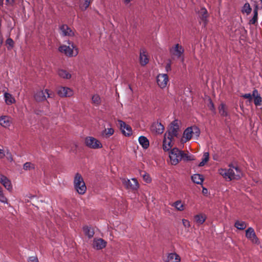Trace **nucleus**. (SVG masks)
Segmentation results:
<instances>
[{
  "label": "nucleus",
  "instance_id": "1",
  "mask_svg": "<svg viewBox=\"0 0 262 262\" xmlns=\"http://www.w3.org/2000/svg\"><path fill=\"white\" fill-rule=\"evenodd\" d=\"M219 173L224 178L228 179L230 181L234 179L238 180L242 176L241 169L237 166H234L232 164L229 165L228 169H220Z\"/></svg>",
  "mask_w": 262,
  "mask_h": 262
},
{
  "label": "nucleus",
  "instance_id": "2",
  "mask_svg": "<svg viewBox=\"0 0 262 262\" xmlns=\"http://www.w3.org/2000/svg\"><path fill=\"white\" fill-rule=\"evenodd\" d=\"M68 43L69 46L61 45L58 51L68 57L76 56L78 54V48L70 40L68 41Z\"/></svg>",
  "mask_w": 262,
  "mask_h": 262
},
{
  "label": "nucleus",
  "instance_id": "3",
  "mask_svg": "<svg viewBox=\"0 0 262 262\" xmlns=\"http://www.w3.org/2000/svg\"><path fill=\"white\" fill-rule=\"evenodd\" d=\"M74 188L77 192L80 194H83L86 190V187L81 175L77 173L74 180Z\"/></svg>",
  "mask_w": 262,
  "mask_h": 262
},
{
  "label": "nucleus",
  "instance_id": "4",
  "mask_svg": "<svg viewBox=\"0 0 262 262\" xmlns=\"http://www.w3.org/2000/svg\"><path fill=\"white\" fill-rule=\"evenodd\" d=\"M200 135V130L196 126H193L187 128L184 132L182 141L186 142L190 140L193 136L198 138Z\"/></svg>",
  "mask_w": 262,
  "mask_h": 262
},
{
  "label": "nucleus",
  "instance_id": "5",
  "mask_svg": "<svg viewBox=\"0 0 262 262\" xmlns=\"http://www.w3.org/2000/svg\"><path fill=\"white\" fill-rule=\"evenodd\" d=\"M54 94L49 90L46 89L45 91L37 92L34 96L35 100L37 102H41L45 100L47 98H53Z\"/></svg>",
  "mask_w": 262,
  "mask_h": 262
},
{
  "label": "nucleus",
  "instance_id": "6",
  "mask_svg": "<svg viewBox=\"0 0 262 262\" xmlns=\"http://www.w3.org/2000/svg\"><path fill=\"white\" fill-rule=\"evenodd\" d=\"M169 158L172 165H177L181 160V150L177 148H173L169 152Z\"/></svg>",
  "mask_w": 262,
  "mask_h": 262
},
{
  "label": "nucleus",
  "instance_id": "7",
  "mask_svg": "<svg viewBox=\"0 0 262 262\" xmlns=\"http://www.w3.org/2000/svg\"><path fill=\"white\" fill-rule=\"evenodd\" d=\"M85 143L88 147L92 149H99L102 147L101 142L92 137H87L85 139Z\"/></svg>",
  "mask_w": 262,
  "mask_h": 262
},
{
  "label": "nucleus",
  "instance_id": "8",
  "mask_svg": "<svg viewBox=\"0 0 262 262\" xmlns=\"http://www.w3.org/2000/svg\"><path fill=\"white\" fill-rule=\"evenodd\" d=\"M179 129V125L177 120L172 121L170 124V126L167 132L165 134H167V138H174L178 135V130Z\"/></svg>",
  "mask_w": 262,
  "mask_h": 262
},
{
  "label": "nucleus",
  "instance_id": "9",
  "mask_svg": "<svg viewBox=\"0 0 262 262\" xmlns=\"http://www.w3.org/2000/svg\"><path fill=\"white\" fill-rule=\"evenodd\" d=\"M122 182L127 189L137 190L139 188V183L137 179L133 178L131 180L122 179Z\"/></svg>",
  "mask_w": 262,
  "mask_h": 262
},
{
  "label": "nucleus",
  "instance_id": "10",
  "mask_svg": "<svg viewBox=\"0 0 262 262\" xmlns=\"http://www.w3.org/2000/svg\"><path fill=\"white\" fill-rule=\"evenodd\" d=\"M246 236L247 238L251 240L253 243L257 244L258 242V238L252 227H249L246 230Z\"/></svg>",
  "mask_w": 262,
  "mask_h": 262
},
{
  "label": "nucleus",
  "instance_id": "11",
  "mask_svg": "<svg viewBox=\"0 0 262 262\" xmlns=\"http://www.w3.org/2000/svg\"><path fill=\"white\" fill-rule=\"evenodd\" d=\"M168 81V75L166 74H159L157 76V83L161 88H164L166 86Z\"/></svg>",
  "mask_w": 262,
  "mask_h": 262
},
{
  "label": "nucleus",
  "instance_id": "12",
  "mask_svg": "<svg viewBox=\"0 0 262 262\" xmlns=\"http://www.w3.org/2000/svg\"><path fill=\"white\" fill-rule=\"evenodd\" d=\"M118 124L120 125V129L122 130V133L125 136H129L132 134L131 127L126 124L124 121L118 120Z\"/></svg>",
  "mask_w": 262,
  "mask_h": 262
},
{
  "label": "nucleus",
  "instance_id": "13",
  "mask_svg": "<svg viewBox=\"0 0 262 262\" xmlns=\"http://www.w3.org/2000/svg\"><path fill=\"white\" fill-rule=\"evenodd\" d=\"M170 53L178 58H180L183 55L184 50L182 46L177 44L175 46L170 49Z\"/></svg>",
  "mask_w": 262,
  "mask_h": 262
},
{
  "label": "nucleus",
  "instance_id": "14",
  "mask_svg": "<svg viewBox=\"0 0 262 262\" xmlns=\"http://www.w3.org/2000/svg\"><path fill=\"white\" fill-rule=\"evenodd\" d=\"M57 94L60 97H70L73 95V91L67 87L60 86L57 90Z\"/></svg>",
  "mask_w": 262,
  "mask_h": 262
},
{
  "label": "nucleus",
  "instance_id": "15",
  "mask_svg": "<svg viewBox=\"0 0 262 262\" xmlns=\"http://www.w3.org/2000/svg\"><path fill=\"white\" fill-rule=\"evenodd\" d=\"M106 242L102 238H95L93 242V247L97 250H100L105 247Z\"/></svg>",
  "mask_w": 262,
  "mask_h": 262
},
{
  "label": "nucleus",
  "instance_id": "16",
  "mask_svg": "<svg viewBox=\"0 0 262 262\" xmlns=\"http://www.w3.org/2000/svg\"><path fill=\"white\" fill-rule=\"evenodd\" d=\"M199 15L201 20L203 22L204 27H205L208 23L207 18L208 17L207 9L204 7L201 8L199 11Z\"/></svg>",
  "mask_w": 262,
  "mask_h": 262
},
{
  "label": "nucleus",
  "instance_id": "17",
  "mask_svg": "<svg viewBox=\"0 0 262 262\" xmlns=\"http://www.w3.org/2000/svg\"><path fill=\"white\" fill-rule=\"evenodd\" d=\"M60 34L62 36H72L74 35L72 30L67 25H62L60 27Z\"/></svg>",
  "mask_w": 262,
  "mask_h": 262
},
{
  "label": "nucleus",
  "instance_id": "18",
  "mask_svg": "<svg viewBox=\"0 0 262 262\" xmlns=\"http://www.w3.org/2000/svg\"><path fill=\"white\" fill-rule=\"evenodd\" d=\"M0 183L9 191L12 189L11 181L5 176L0 173Z\"/></svg>",
  "mask_w": 262,
  "mask_h": 262
},
{
  "label": "nucleus",
  "instance_id": "19",
  "mask_svg": "<svg viewBox=\"0 0 262 262\" xmlns=\"http://www.w3.org/2000/svg\"><path fill=\"white\" fill-rule=\"evenodd\" d=\"M173 138H167V134H165L163 141V149L164 151H168L172 146L171 143Z\"/></svg>",
  "mask_w": 262,
  "mask_h": 262
},
{
  "label": "nucleus",
  "instance_id": "20",
  "mask_svg": "<svg viewBox=\"0 0 262 262\" xmlns=\"http://www.w3.org/2000/svg\"><path fill=\"white\" fill-rule=\"evenodd\" d=\"M252 96L254 98V103L256 106H260L262 103V98L257 89H254L252 91Z\"/></svg>",
  "mask_w": 262,
  "mask_h": 262
},
{
  "label": "nucleus",
  "instance_id": "21",
  "mask_svg": "<svg viewBox=\"0 0 262 262\" xmlns=\"http://www.w3.org/2000/svg\"><path fill=\"white\" fill-rule=\"evenodd\" d=\"M151 129L157 134H160L163 132L164 127L161 123L157 122L152 123L151 126Z\"/></svg>",
  "mask_w": 262,
  "mask_h": 262
},
{
  "label": "nucleus",
  "instance_id": "22",
  "mask_svg": "<svg viewBox=\"0 0 262 262\" xmlns=\"http://www.w3.org/2000/svg\"><path fill=\"white\" fill-rule=\"evenodd\" d=\"M140 144L144 149H147L149 146V142L147 138L144 136H141L138 139Z\"/></svg>",
  "mask_w": 262,
  "mask_h": 262
},
{
  "label": "nucleus",
  "instance_id": "23",
  "mask_svg": "<svg viewBox=\"0 0 262 262\" xmlns=\"http://www.w3.org/2000/svg\"><path fill=\"white\" fill-rule=\"evenodd\" d=\"M180 261V256L176 253H170L168 255L167 262H179Z\"/></svg>",
  "mask_w": 262,
  "mask_h": 262
},
{
  "label": "nucleus",
  "instance_id": "24",
  "mask_svg": "<svg viewBox=\"0 0 262 262\" xmlns=\"http://www.w3.org/2000/svg\"><path fill=\"white\" fill-rule=\"evenodd\" d=\"M171 206L174 207L178 211H182L185 209V206L181 200H178L171 204Z\"/></svg>",
  "mask_w": 262,
  "mask_h": 262
},
{
  "label": "nucleus",
  "instance_id": "25",
  "mask_svg": "<svg viewBox=\"0 0 262 262\" xmlns=\"http://www.w3.org/2000/svg\"><path fill=\"white\" fill-rule=\"evenodd\" d=\"M149 61L148 58L144 51L140 52V62L141 65L145 66Z\"/></svg>",
  "mask_w": 262,
  "mask_h": 262
},
{
  "label": "nucleus",
  "instance_id": "26",
  "mask_svg": "<svg viewBox=\"0 0 262 262\" xmlns=\"http://www.w3.org/2000/svg\"><path fill=\"white\" fill-rule=\"evenodd\" d=\"M114 133V130L113 128H105L101 133L102 136L104 138H108Z\"/></svg>",
  "mask_w": 262,
  "mask_h": 262
},
{
  "label": "nucleus",
  "instance_id": "27",
  "mask_svg": "<svg viewBox=\"0 0 262 262\" xmlns=\"http://www.w3.org/2000/svg\"><path fill=\"white\" fill-rule=\"evenodd\" d=\"M192 181L198 184H201L203 182V177L200 174H194L191 176Z\"/></svg>",
  "mask_w": 262,
  "mask_h": 262
},
{
  "label": "nucleus",
  "instance_id": "28",
  "mask_svg": "<svg viewBox=\"0 0 262 262\" xmlns=\"http://www.w3.org/2000/svg\"><path fill=\"white\" fill-rule=\"evenodd\" d=\"M59 76L63 79H70L71 77V75L67 71L63 69H60L58 71Z\"/></svg>",
  "mask_w": 262,
  "mask_h": 262
},
{
  "label": "nucleus",
  "instance_id": "29",
  "mask_svg": "<svg viewBox=\"0 0 262 262\" xmlns=\"http://www.w3.org/2000/svg\"><path fill=\"white\" fill-rule=\"evenodd\" d=\"M0 124L5 127H7L10 125L9 118L7 116H2L0 117Z\"/></svg>",
  "mask_w": 262,
  "mask_h": 262
},
{
  "label": "nucleus",
  "instance_id": "30",
  "mask_svg": "<svg viewBox=\"0 0 262 262\" xmlns=\"http://www.w3.org/2000/svg\"><path fill=\"white\" fill-rule=\"evenodd\" d=\"M219 112L220 114L223 117H227L228 115L226 105L224 103H221L219 106Z\"/></svg>",
  "mask_w": 262,
  "mask_h": 262
},
{
  "label": "nucleus",
  "instance_id": "31",
  "mask_svg": "<svg viewBox=\"0 0 262 262\" xmlns=\"http://www.w3.org/2000/svg\"><path fill=\"white\" fill-rule=\"evenodd\" d=\"M181 157H182V160L185 161H192L194 159L193 155L185 153L182 150H181Z\"/></svg>",
  "mask_w": 262,
  "mask_h": 262
},
{
  "label": "nucleus",
  "instance_id": "32",
  "mask_svg": "<svg viewBox=\"0 0 262 262\" xmlns=\"http://www.w3.org/2000/svg\"><path fill=\"white\" fill-rule=\"evenodd\" d=\"M206 219L205 215L203 214H197L194 216L195 222L199 224H203Z\"/></svg>",
  "mask_w": 262,
  "mask_h": 262
},
{
  "label": "nucleus",
  "instance_id": "33",
  "mask_svg": "<svg viewBox=\"0 0 262 262\" xmlns=\"http://www.w3.org/2000/svg\"><path fill=\"white\" fill-rule=\"evenodd\" d=\"M83 231L85 235H86L89 238H92L94 234V231L93 229L88 226H85L83 227Z\"/></svg>",
  "mask_w": 262,
  "mask_h": 262
},
{
  "label": "nucleus",
  "instance_id": "34",
  "mask_svg": "<svg viewBox=\"0 0 262 262\" xmlns=\"http://www.w3.org/2000/svg\"><path fill=\"white\" fill-rule=\"evenodd\" d=\"M4 97L5 99V101L7 104L10 105L14 103L15 99L12 97L11 94L8 93H5L4 94Z\"/></svg>",
  "mask_w": 262,
  "mask_h": 262
},
{
  "label": "nucleus",
  "instance_id": "35",
  "mask_svg": "<svg viewBox=\"0 0 262 262\" xmlns=\"http://www.w3.org/2000/svg\"><path fill=\"white\" fill-rule=\"evenodd\" d=\"M234 226L237 229L243 230L247 227V224L244 221H236L234 224Z\"/></svg>",
  "mask_w": 262,
  "mask_h": 262
},
{
  "label": "nucleus",
  "instance_id": "36",
  "mask_svg": "<svg viewBox=\"0 0 262 262\" xmlns=\"http://www.w3.org/2000/svg\"><path fill=\"white\" fill-rule=\"evenodd\" d=\"M209 154L208 152H204L203 156L202 161L199 163V166L202 167L208 161Z\"/></svg>",
  "mask_w": 262,
  "mask_h": 262
},
{
  "label": "nucleus",
  "instance_id": "37",
  "mask_svg": "<svg viewBox=\"0 0 262 262\" xmlns=\"http://www.w3.org/2000/svg\"><path fill=\"white\" fill-rule=\"evenodd\" d=\"M91 0H81L80 7L82 10H86L89 6Z\"/></svg>",
  "mask_w": 262,
  "mask_h": 262
},
{
  "label": "nucleus",
  "instance_id": "38",
  "mask_svg": "<svg viewBox=\"0 0 262 262\" xmlns=\"http://www.w3.org/2000/svg\"><path fill=\"white\" fill-rule=\"evenodd\" d=\"M254 15L252 18L250 20V23L251 24H255L257 21L258 18V10L257 7L256 6L253 11Z\"/></svg>",
  "mask_w": 262,
  "mask_h": 262
},
{
  "label": "nucleus",
  "instance_id": "39",
  "mask_svg": "<svg viewBox=\"0 0 262 262\" xmlns=\"http://www.w3.org/2000/svg\"><path fill=\"white\" fill-rule=\"evenodd\" d=\"M93 104L96 106H98L101 103V99L98 95H94L92 98Z\"/></svg>",
  "mask_w": 262,
  "mask_h": 262
},
{
  "label": "nucleus",
  "instance_id": "40",
  "mask_svg": "<svg viewBox=\"0 0 262 262\" xmlns=\"http://www.w3.org/2000/svg\"><path fill=\"white\" fill-rule=\"evenodd\" d=\"M243 12L246 13L247 14H249L251 12V8L249 3H246L243 8L242 9Z\"/></svg>",
  "mask_w": 262,
  "mask_h": 262
},
{
  "label": "nucleus",
  "instance_id": "41",
  "mask_svg": "<svg viewBox=\"0 0 262 262\" xmlns=\"http://www.w3.org/2000/svg\"><path fill=\"white\" fill-rule=\"evenodd\" d=\"M6 44L8 50H11L14 47V42L11 38H8L6 41Z\"/></svg>",
  "mask_w": 262,
  "mask_h": 262
},
{
  "label": "nucleus",
  "instance_id": "42",
  "mask_svg": "<svg viewBox=\"0 0 262 262\" xmlns=\"http://www.w3.org/2000/svg\"><path fill=\"white\" fill-rule=\"evenodd\" d=\"M23 168L25 170L32 169L35 168V166L31 162H26L24 164Z\"/></svg>",
  "mask_w": 262,
  "mask_h": 262
},
{
  "label": "nucleus",
  "instance_id": "43",
  "mask_svg": "<svg viewBox=\"0 0 262 262\" xmlns=\"http://www.w3.org/2000/svg\"><path fill=\"white\" fill-rule=\"evenodd\" d=\"M241 97H242L243 98H244L245 99H248V101L249 103H251L252 102V99H253L252 94H251L250 93H247V94H243V95H242L241 96Z\"/></svg>",
  "mask_w": 262,
  "mask_h": 262
},
{
  "label": "nucleus",
  "instance_id": "44",
  "mask_svg": "<svg viewBox=\"0 0 262 262\" xmlns=\"http://www.w3.org/2000/svg\"><path fill=\"white\" fill-rule=\"evenodd\" d=\"M5 154H6L5 156L6 157V158H7V159L8 160H9L10 161H13L12 155L8 149L6 150Z\"/></svg>",
  "mask_w": 262,
  "mask_h": 262
},
{
  "label": "nucleus",
  "instance_id": "45",
  "mask_svg": "<svg viewBox=\"0 0 262 262\" xmlns=\"http://www.w3.org/2000/svg\"><path fill=\"white\" fill-rule=\"evenodd\" d=\"M0 202L4 203H7V199L4 195L2 192H0Z\"/></svg>",
  "mask_w": 262,
  "mask_h": 262
},
{
  "label": "nucleus",
  "instance_id": "46",
  "mask_svg": "<svg viewBox=\"0 0 262 262\" xmlns=\"http://www.w3.org/2000/svg\"><path fill=\"white\" fill-rule=\"evenodd\" d=\"M143 180L147 183H149L151 181V179L149 176V174L147 173H144L143 175Z\"/></svg>",
  "mask_w": 262,
  "mask_h": 262
},
{
  "label": "nucleus",
  "instance_id": "47",
  "mask_svg": "<svg viewBox=\"0 0 262 262\" xmlns=\"http://www.w3.org/2000/svg\"><path fill=\"white\" fill-rule=\"evenodd\" d=\"M182 223H183V225H184V227H189L190 225V222L189 221H188L187 220H186V219H183L182 220Z\"/></svg>",
  "mask_w": 262,
  "mask_h": 262
},
{
  "label": "nucleus",
  "instance_id": "48",
  "mask_svg": "<svg viewBox=\"0 0 262 262\" xmlns=\"http://www.w3.org/2000/svg\"><path fill=\"white\" fill-rule=\"evenodd\" d=\"M28 262H38V258L36 256H31L28 259Z\"/></svg>",
  "mask_w": 262,
  "mask_h": 262
},
{
  "label": "nucleus",
  "instance_id": "49",
  "mask_svg": "<svg viewBox=\"0 0 262 262\" xmlns=\"http://www.w3.org/2000/svg\"><path fill=\"white\" fill-rule=\"evenodd\" d=\"M6 151L3 149H0V159L4 158L6 156Z\"/></svg>",
  "mask_w": 262,
  "mask_h": 262
},
{
  "label": "nucleus",
  "instance_id": "50",
  "mask_svg": "<svg viewBox=\"0 0 262 262\" xmlns=\"http://www.w3.org/2000/svg\"><path fill=\"white\" fill-rule=\"evenodd\" d=\"M208 106L211 111H214L215 110L214 104L211 100L210 101Z\"/></svg>",
  "mask_w": 262,
  "mask_h": 262
},
{
  "label": "nucleus",
  "instance_id": "51",
  "mask_svg": "<svg viewBox=\"0 0 262 262\" xmlns=\"http://www.w3.org/2000/svg\"><path fill=\"white\" fill-rule=\"evenodd\" d=\"M202 192L204 194H207L208 192V190L206 188H203Z\"/></svg>",
  "mask_w": 262,
  "mask_h": 262
},
{
  "label": "nucleus",
  "instance_id": "52",
  "mask_svg": "<svg viewBox=\"0 0 262 262\" xmlns=\"http://www.w3.org/2000/svg\"><path fill=\"white\" fill-rule=\"evenodd\" d=\"M166 69L167 71H168V70H170V64L169 63L167 64L166 66Z\"/></svg>",
  "mask_w": 262,
  "mask_h": 262
},
{
  "label": "nucleus",
  "instance_id": "53",
  "mask_svg": "<svg viewBox=\"0 0 262 262\" xmlns=\"http://www.w3.org/2000/svg\"><path fill=\"white\" fill-rule=\"evenodd\" d=\"M3 43V38L1 36H0V47L1 46Z\"/></svg>",
  "mask_w": 262,
  "mask_h": 262
},
{
  "label": "nucleus",
  "instance_id": "54",
  "mask_svg": "<svg viewBox=\"0 0 262 262\" xmlns=\"http://www.w3.org/2000/svg\"><path fill=\"white\" fill-rule=\"evenodd\" d=\"M132 0H124V3L126 4L129 3Z\"/></svg>",
  "mask_w": 262,
  "mask_h": 262
},
{
  "label": "nucleus",
  "instance_id": "55",
  "mask_svg": "<svg viewBox=\"0 0 262 262\" xmlns=\"http://www.w3.org/2000/svg\"><path fill=\"white\" fill-rule=\"evenodd\" d=\"M7 2H10L11 0H6ZM12 1H13V0H11Z\"/></svg>",
  "mask_w": 262,
  "mask_h": 262
},
{
  "label": "nucleus",
  "instance_id": "56",
  "mask_svg": "<svg viewBox=\"0 0 262 262\" xmlns=\"http://www.w3.org/2000/svg\"><path fill=\"white\" fill-rule=\"evenodd\" d=\"M213 159L216 160V157H213Z\"/></svg>",
  "mask_w": 262,
  "mask_h": 262
},
{
  "label": "nucleus",
  "instance_id": "57",
  "mask_svg": "<svg viewBox=\"0 0 262 262\" xmlns=\"http://www.w3.org/2000/svg\"><path fill=\"white\" fill-rule=\"evenodd\" d=\"M260 2V3L262 4V0H259Z\"/></svg>",
  "mask_w": 262,
  "mask_h": 262
},
{
  "label": "nucleus",
  "instance_id": "58",
  "mask_svg": "<svg viewBox=\"0 0 262 262\" xmlns=\"http://www.w3.org/2000/svg\"><path fill=\"white\" fill-rule=\"evenodd\" d=\"M2 191H1V187H0V192H1Z\"/></svg>",
  "mask_w": 262,
  "mask_h": 262
},
{
  "label": "nucleus",
  "instance_id": "59",
  "mask_svg": "<svg viewBox=\"0 0 262 262\" xmlns=\"http://www.w3.org/2000/svg\"><path fill=\"white\" fill-rule=\"evenodd\" d=\"M1 2H2V0H0V3H1Z\"/></svg>",
  "mask_w": 262,
  "mask_h": 262
}]
</instances>
